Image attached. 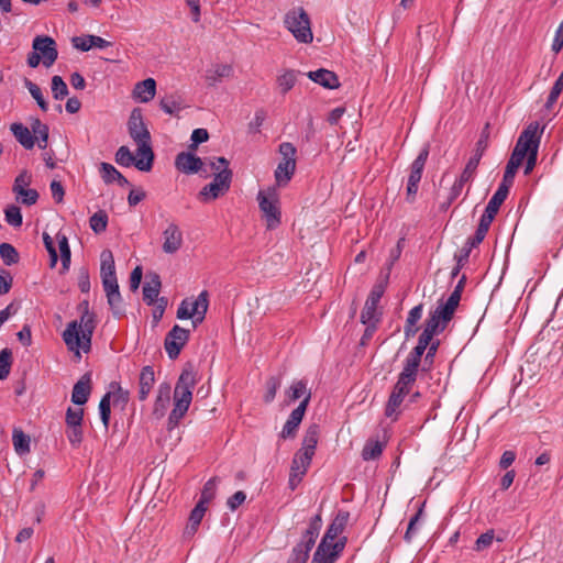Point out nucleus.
<instances>
[{
    "instance_id": "f257e3e1",
    "label": "nucleus",
    "mask_w": 563,
    "mask_h": 563,
    "mask_svg": "<svg viewBox=\"0 0 563 563\" xmlns=\"http://www.w3.org/2000/svg\"><path fill=\"white\" fill-rule=\"evenodd\" d=\"M197 384V372L191 363H187L176 383L174 390V408L168 417V429L175 428L186 415L192 400V389Z\"/></svg>"
},
{
    "instance_id": "f03ea898",
    "label": "nucleus",
    "mask_w": 563,
    "mask_h": 563,
    "mask_svg": "<svg viewBox=\"0 0 563 563\" xmlns=\"http://www.w3.org/2000/svg\"><path fill=\"white\" fill-rule=\"evenodd\" d=\"M129 133L133 141L137 144V163L136 168L141 172H150L154 163V152L151 146V134L143 122L140 109H134L128 122Z\"/></svg>"
},
{
    "instance_id": "7ed1b4c3",
    "label": "nucleus",
    "mask_w": 563,
    "mask_h": 563,
    "mask_svg": "<svg viewBox=\"0 0 563 563\" xmlns=\"http://www.w3.org/2000/svg\"><path fill=\"white\" fill-rule=\"evenodd\" d=\"M448 324L449 323L437 318L433 313H429L423 331L419 336L418 344L413 347L405 362V366L401 371L402 374H409V377L417 379L418 368L424 351L431 343L434 335L443 332Z\"/></svg>"
},
{
    "instance_id": "20e7f679",
    "label": "nucleus",
    "mask_w": 563,
    "mask_h": 563,
    "mask_svg": "<svg viewBox=\"0 0 563 563\" xmlns=\"http://www.w3.org/2000/svg\"><path fill=\"white\" fill-rule=\"evenodd\" d=\"M96 328V319L92 312L81 313L80 321L69 322L63 332V340L68 350L79 354V349L88 352L91 346V338Z\"/></svg>"
},
{
    "instance_id": "39448f33",
    "label": "nucleus",
    "mask_w": 563,
    "mask_h": 563,
    "mask_svg": "<svg viewBox=\"0 0 563 563\" xmlns=\"http://www.w3.org/2000/svg\"><path fill=\"white\" fill-rule=\"evenodd\" d=\"M488 139H489V124L487 123L485 125V128L483 129L478 141L475 144L473 154L470 157L464 170L462 172L460 178L454 181V184L452 185V187L450 189L448 205H450L452 201H454L462 194L464 185L473 178V176L477 169V166L481 162V158L488 146Z\"/></svg>"
},
{
    "instance_id": "423d86ee",
    "label": "nucleus",
    "mask_w": 563,
    "mask_h": 563,
    "mask_svg": "<svg viewBox=\"0 0 563 563\" xmlns=\"http://www.w3.org/2000/svg\"><path fill=\"white\" fill-rule=\"evenodd\" d=\"M286 29L300 43H311L313 34L310 26V19L303 8H295L288 11L284 18Z\"/></svg>"
},
{
    "instance_id": "0eeeda50",
    "label": "nucleus",
    "mask_w": 563,
    "mask_h": 563,
    "mask_svg": "<svg viewBox=\"0 0 563 563\" xmlns=\"http://www.w3.org/2000/svg\"><path fill=\"white\" fill-rule=\"evenodd\" d=\"M350 518V514L344 510H340L329 528L327 529L321 542L317 548V556L320 555L323 551H336L341 552L344 548V541L339 540L335 541L336 538L343 532L347 521Z\"/></svg>"
},
{
    "instance_id": "6e6552de",
    "label": "nucleus",
    "mask_w": 563,
    "mask_h": 563,
    "mask_svg": "<svg viewBox=\"0 0 563 563\" xmlns=\"http://www.w3.org/2000/svg\"><path fill=\"white\" fill-rule=\"evenodd\" d=\"M260 210L265 219L266 227L269 230L280 224V210L278 208V192L275 187H268L261 190L257 195Z\"/></svg>"
},
{
    "instance_id": "1a4fd4ad",
    "label": "nucleus",
    "mask_w": 563,
    "mask_h": 563,
    "mask_svg": "<svg viewBox=\"0 0 563 563\" xmlns=\"http://www.w3.org/2000/svg\"><path fill=\"white\" fill-rule=\"evenodd\" d=\"M542 131L543 129L539 131L537 122L530 123L518 137L510 158L522 164L523 159L532 153L533 146L539 150Z\"/></svg>"
},
{
    "instance_id": "9d476101",
    "label": "nucleus",
    "mask_w": 563,
    "mask_h": 563,
    "mask_svg": "<svg viewBox=\"0 0 563 563\" xmlns=\"http://www.w3.org/2000/svg\"><path fill=\"white\" fill-rule=\"evenodd\" d=\"M415 382L416 379L409 377V374H399L398 380L394 386L385 407L386 417L391 418L394 421L398 419L401 412L400 406L404 402L405 397L409 394Z\"/></svg>"
},
{
    "instance_id": "9b49d317",
    "label": "nucleus",
    "mask_w": 563,
    "mask_h": 563,
    "mask_svg": "<svg viewBox=\"0 0 563 563\" xmlns=\"http://www.w3.org/2000/svg\"><path fill=\"white\" fill-rule=\"evenodd\" d=\"M208 306V292L203 290L196 299L186 298L180 302L177 310V318L181 320L194 318L192 324L197 327V324L205 320Z\"/></svg>"
},
{
    "instance_id": "f8f14e48",
    "label": "nucleus",
    "mask_w": 563,
    "mask_h": 563,
    "mask_svg": "<svg viewBox=\"0 0 563 563\" xmlns=\"http://www.w3.org/2000/svg\"><path fill=\"white\" fill-rule=\"evenodd\" d=\"M296 152V147L289 142H284L279 145L282 161L275 170V180L278 186H286L295 174Z\"/></svg>"
},
{
    "instance_id": "ddd939ff",
    "label": "nucleus",
    "mask_w": 563,
    "mask_h": 563,
    "mask_svg": "<svg viewBox=\"0 0 563 563\" xmlns=\"http://www.w3.org/2000/svg\"><path fill=\"white\" fill-rule=\"evenodd\" d=\"M231 180L232 170L222 168L221 172L214 174L213 180L199 191L198 198L203 202L216 200L230 189Z\"/></svg>"
},
{
    "instance_id": "4468645a",
    "label": "nucleus",
    "mask_w": 563,
    "mask_h": 563,
    "mask_svg": "<svg viewBox=\"0 0 563 563\" xmlns=\"http://www.w3.org/2000/svg\"><path fill=\"white\" fill-rule=\"evenodd\" d=\"M384 291L385 287L380 284L375 285L372 288L361 313V321L363 324L376 328L380 318V312H378L377 306L384 295Z\"/></svg>"
},
{
    "instance_id": "2eb2a0df",
    "label": "nucleus",
    "mask_w": 563,
    "mask_h": 563,
    "mask_svg": "<svg viewBox=\"0 0 563 563\" xmlns=\"http://www.w3.org/2000/svg\"><path fill=\"white\" fill-rule=\"evenodd\" d=\"M429 156V146L426 145L417 156V158L412 162L410 166V174L408 177V184H407V192L406 197L409 202H412L415 200V197L418 191V185L422 177V172L426 165V162Z\"/></svg>"
},
{
    "instance_id": "dca6fc26",
    "label": "nucleus",
    "mask_w": 563,
    "mask_h": 563,
    "mask_svg": "<svg viewBox=\"0 0 563 563\" xmlns=\"http://www.w3.org/2000/svg\"><path fill=\"white\" fill-rule=\"evenodd\" d=\"M465 283L466 277L462 276L446 301L441 302L431 313L449 323L453 319L454 312L460 303Z\"/></svg>"
},
{
    "instance_id": "f3484780",
    "label": "nucleus",
    "mask_w": 563,
    "mask_h": 563,
    "mask_svg": "<svg viewBox=\"0 0 563 563\" xmlns=\"http://www.w3.org/2000/svg\"><path fill=\"white\" fill-rule=\"evenodd\" d=\"M32 48L40 53L45 67H51L58 57L56 42L47 35H37L32 43Z\"/></svg>"
},
{
    "instance_id": "a211bd4d",
    "label": "nucleus",
    "mask_w": 563,
    "mask_h": 563,
    "mask_svg": "<svg viewBox=\"0 0 563 563\" xmlns=\"http://www.w3.org/2000/svg\"><path fill=\"white\" fill-rule=\"evenodd\" d=\"M189 330H186L179 325H174L173 329L167 333L164 342L165 350L169 358L175 360L184 345L189 339Z\"/></svg>"
},
{
    "instance_id": "6ab92c4d",
    "label": "nucleus",
    "mask_w": 563,
    "mask_h": 563,
    "mask_svg": "<svg viewBox=\"0 0 563 563\" xmlns=\"http://www.w3.org/2000/svg\"><path fill=\"white\" fill-rule=\"evenodd\" d=\"M162 235V250L164 253L175 254L181 249L184 244V236L178 224H176L175 222L168 223L166 229L163 231Z\"/></svg>"
},
{
    "instance_id": "aec40b11",
    "label": "nucleus",
    "mask_w": 563,
    "mask_h": 563,
    "mask_svg": "<svg viewBox=\"0 0 563 563\" xmlns=\"http://www.w3.org/2000/svg\"><path fill=\"white\" fill-rule=\"evenodd\" d=\"M205 162L196 156L192 151L180 152L176 155L175 167L187 175L197 174L202 169Z\"/></svg>"
},
{
    "instance_id": "412c9836",
    "label": "nucleus",
    "mask_w": 563,
    "mask_h": 563,
    "mask_svg": "<svg viewBox=\"0 0 563 563\" xmlns=\"http://www.w3.org/2000/svg\"><path fill=\"white\" fill-rule=\"evenodd\" d=\"M305 412L306 404L300 402L298 407L291 411L286 423L284 424L283 430L280 432L282 439L295 438L297 429L303 419Z\"/></svg>"
},
{
    "instance_id": "4be33fe9",
    "label": "nucleus",
    "mask_w": 563,
    "mask_h": 563,
    "mask_svg": "<svg viewBox=\"0 0 563 563\" xmlns=\"http://www.w3.org/2000/svg\"><path fill=\"white\" fill-rule=\"evenodd\" d=\"M172 387L168 383H162L158 386L156 399L154 402L152 415L155 419H162L170 402Z\"/></svg>"
},
{
    "instance_id": "5701e85b",
    "label": "nucleus",
    "mask_w": 563,
    "mask_h": 563,
    "mask_svg": "<svg viewBox=\"0 0 563 563\" xmlns=\"http://www.w3.org/2000/svg\"><path fill=\"white\" fill-rule=\"evenodd\" d=\"M90 393H91V375H90V373H86L74 385L73 393H71V401L77 406H82L88 401Z\"/></svg>"
},
{
    "instance_id": "b1692460",
    "label": "nucleus",
    "mask_w": 563,
    "mask_h": 563,
    "mask_svg": "<svg viewBox=\"0 0 563 563\" xmlns=\"http://www.w3.org/2000/svg\"><path fill=\"white\" fill-rule=\"evenodd\" d=\"M100 276L102 280V286L118 283L115 275L114 258L110 250H104L101 253Z\"/></svg>"
},
{
    "instance_id": "393cba45",
    "label": "nucleus",
    "mask_w": 563,
    "mask_h": 563,
    "mask_svg": "<svg viewBox=\"0 0 563 563\" xmlns=\"http://www.w3.org/2000/svg\"><path fill=\"white\" fill-rule=\"evenodd\" d=\"M107 301L114 317L120 318L124 314L123 299L119 290V284L103 286Z\"/></svg>"
},
{
    "instance_id": "a878e982",
    "label": "nucleus",
    "mask_w": 563,
    "mask_h": 563,
    "mask_svg": "<svg viewBox=\"0 0 563 563\" xmlns=\"http://www.w3.org/2000/svg\"><path fill=\"white\" fill-rule=\"evenodd\" d=\"M307 76L309 79L321 85L322 87H324L327 89H336L340 86V81H339V78L335 75V73H333L329 69H325V68H320L314 71H309L307 74Z\"/></svg>"
},
{
    "instance_id": "bb28decb",
    "label": "nucleus",
    "mask_w": 563,
    "mask_h": 563,
    "mask_svg": "<svg viewBox=\"0 0 563 563\" xmlns=\"http://www.w3.org/2000/svg\"><path fill=\"white\" fill-rule=\"evenodd\" d=\"M286 397L289 402H294L302 398L300 402H305L307 409L311 399V391L307 386V382L302 379L292 382L289 389L286 391Z\"/></svg>"
},
{
    "instance_id": "cd10ccee",
    "label": "nucleus",
    "mask_w": 563,
    "mask_h": 563,
    "mask_svg": "<svg viewBox=\"0 0 563 563\" xmlns=\"http://www.w3.org/2000/svg\"><path fill=\"white\" fill-rule=\"evenodd\" d=\"M162 282L161 277L156 273L148 275V280L143 286V300L148 305L153 306L158 300Z\"/></svg>"
},
{
    "instance_id": "c85d7f7f",
    "label": "nucleus",
    "mask_w": 563,
    "mask_h": 563,
    "mask_svg": "<svg viewBox=\"0 0 563 563\" xmlns=\"http://www.w3.org/2000/svg\"><path fill=\"white\" fill-rule=\"evenodd\" d=\"M156 93V81L153 78H146L137 82L133 89V97L141 102L151 101Z\"/></svg>"
},
{
    "instance_id": "c756f323",
    "label": "nucleus",
    "mask_w": 563,
    "mask_h": 563,
    "mask_svg": "<svg viewBox=\"0 0 563 563\" xmlns=\"http://www.w3.org/2000/svg\"><path fill=\"white\" fill-rule=\"evenodd\" d=\"M155 374L152 366H144L139 378V399L145 400L154 385Z\"/></svg>"
},
{
    "instance_id": "7c9ffc66",
    "label": "nucleus",
    "mask_w": 563,
    "mask_h": 563,
    "mask_svg": "<svg viewBox=\"0 0 563 563\" xmlns=\"http://www.w3.org/2000/svg\"><path fill=\"white\" fill-rule=\"evenodd\" d=\"M10 130L16 141L26 150H31L35 145V137L31 130L22 123H12Z\"/></svg>"
},
{
    "instance_id": "2f4dec72",
    "label": "nucleus",
    "mask_w": 563,
    "mask_h": 563,
    "mask_svg": "<svg viewBox=\"0 0 563 563\" xmlns=\"http://www.w3.org/2000/svg\"><path fill=\"white\" fill-rule=\"evenodd\" d=\"M322 526L321 514H317L309 522L307 530L303 532L301 537V541L299 543L305 544L308 549H312L316 543V540L319 536L320 529Z\"/></svg>"
},
{
    "instance_id": "473e14b6",
    "label": "nucleus",
    "mask_w": 563,
    "mask_h": 563,
    "mask_svg": "<svg viewBox=\"0 0 563 563\" xmlns=\"http://www.w3.org/2000/svg\"><path fill=\"white\" fill-rule=\"evenodd\" d=\"M422 312H423L422 303L413 307L409 311L408 317L406 319L405 327H404V333H405L406 339H410V338L415 336L416 333L418 332L419 328L417 327V323L421 319Z\"/></svg>"
},
{
    "instance_id": "72a5a7b5",
    "label": "nucleus",
    "mask_w": 563,
    "mask_h": 563,
    "mask_svg": "<svg viewBox=\"0 0 563 563\" xmlns=\"http://www.w3.org/2000/svg\"><path fill=\"white\" fill-rule=\"evenodd\" d=\"M159 107L167 114L178 115L179 111H181L186 106L179 95L172 93L161 99Z\"/></svg>"
},
{
    "instance_id": "f704fd0d",
    "label": "nucleus",
    "mask_w": 563,
    "mask_h": 563,
    "mask_svg": "<svg viewBox=\"0 0 563 563\" xmlns=\"http://www.w3.org/2000/svg\"><path fill=\"white\" fill-rule=\"evenodd\" d=\"M12 443H13L15 453L20 456L26 455L31 451L30 435L24 433V431L20 428H14L12 431Z\"/></svg>"
},
{
    "instance_id": "c9c22d12",
    "label": "nucleus",
    "mask_w": 563,
    "mask_h": 563,
    "mask_svg": "<svg viewBox=\"0 0 563 563\" xmlns=\"http://www.w3.org/2000/svg\"><path fill=\"white\" fill-rule=\"evenodd\" d=\"M206 511H207V506H205L200 503H197L195 508L190 511L189 519H188L189 522L186 526L185 531H184L185 536L192 537L197 532V529H198Z\"/></svg>"
},
{
    "instance_id": "e433bc0d",
    "label": "nucleus",
    "mask_w": 563,
    "mask_h": 563,
    "mask_svg": "<svg viewBox=\"0 0 563 563\" xmlns=\"http://www.w3.org/2000/svg\"><path fill=\"white\" fill-rule=\"evenodd\" d=\"M319 434V426L317 423L310 424L305 432L300 450L314 455Z\"/></svg>"
},
{
    "instance_id": "4c0bfd02",
    "label": "nucleus",
    "mask_w": 563,
    "mask_h": 563,
    "mask_svg": "<svg viewBox=\"0 0 563 563\" xmlns=\"http://www.w3.org/2000/svg\"><path fill=\"white\" fill-rule=\"evenodd\" d=\"M233 69L230 65H216L212 69L207 70L206 81L208 86H216L222 78L230 77Z\"/></svg>"
},
{
    "instance_id": "58836bf2",
    "label": "nucleus",
    "mask_w": 563,
    "mask_h": 563,
    "mask_svg": "<svg viewBox=\"0 0 563 563\" xmlns=\"http://www.w3.org/2000/svg\"><path fill=\"white\" fill-rule=\"evenodd\" d=\"M312 454L307 453L305 451L299 450L295 453L294 459L291 461V471L306 474L308 467L310 466Z\"/></svg>"
},
{
    "instance_id": "ea45409f",
    "label": "nucleus",
    "mask_w": 563,
    "mask_h": 563,
    "mask_svg": "<svg viewBox=\"0 0 563 563\" xmlns=\"http://www.w3.org/2000/svg\"><path fill=\"white\" fill-rule=\"evenodd\" d=\"M423 507H424V503L421 504V506L419 507L416 515L412 516L411 519L409 520V523H408V527H407V530H406V533L404 537L405 541L408 543L411 542L413 537L419 531V526L421 523L422 516H423Z\"/></svg>"
},
{
    "instance_id": "a19ab883",
    "label": "nucleus",
    "mask_w": 563,
    "mask_h": 563,
    "mask_svg": "<svg viewBox=\"0 0 563 563\" xmlns=\"http://www.w3.org/2000/svg\"><path fill=\"white\" fill-rule=\"evenodd\" d=\"M384 444L377 440H368L363 450L362 457L364 461L375 460L380 456L383 452Z\"/></svg>"
},
{
    "instance_id": "79ce46f5",
    "label": "nucleus",
    "mask_w": 563,
    "mask_h": 563,
    "mask_svg": "<svg viewBox=\"0 0 563 563\" xmlns=\"http://www.w3.org/2000/svg\"><path fill=\"white\" fill-rule=\"evenodd\" d=\"M297 81V71L286 70L284 74L277 77V85L283 95H286Z\"/></svg>"
},
{
    "instance_id": "37998d69",
    "label": "nucleus",
    "mask_w": 563,
    "mask_h": 563,
    "mask_svg": "<svg viewBox=\"0 0 563 563\" xmlns=\"http://www.w3.org/2000/svg\"><path fill=\"white\" fill-rule=\"evenodd\" d=\"M509 194V190L506 189V186H498V189L493 195L490 200L488 201L486 209L489 211H493L494 214H497L500 206L506 200L507 196Z\"/></svg>"
},
{
    "instance_id": "c03bdc74",
    "label": "nucleus",
    "mask_w": 563,
    "mask_h": 563,
    "mask_svg": "<svg viewBox=\"0 0 563 563\" xmlns=\"http://www.w3.org/2000/svg\"><path fill=\"white\" fill-rule=\"evenodd\" d=\"M24 86L27 88L30 95L36 101L41 110L46 112L48 110V103L46 102L41 88L27 78L24 80Z\"/></svg>"
},
{
    "instance_id": "a18cd8bd",
    "label": "nucleus",
    "mask_w": 563,
    "mask_h": 563,
    "mask_svg": "<svg viewBox=\"0 0 563 563\" xmlns=\"http://www.w3.org/2000/svg\"><path fill=\"white\" fill-rule=\"evenodd\" d=\"M89 224L95 233L99 234L104 232L108 225L107 212L103 210L95 212L89 219Z\"/></svg>"
},
{
    "instance_id": "49530a36",
    "label": "nucleus",
    "mask_w": 563,
    "mask_h": 563,
    "mask_svg": "<svg viewBox=\"0 0 563 563\" xmlns=\"http://www.w3.org/2000/svg\"><path fill=\"white\" fill-rule=\"evenodd\" d=\"M521 166V163L519 162H516L515 159L512 158H509L507 165H506V169H505V173H504V177H503V180L501 183L499 184V186H506V189H510V187L512 186L514 184V180H515V176L517 174V170L518 168Z\"/></svg>"
},
{
    "instance_id": "de8ad7c7",
    "label": "nucleus",
    "mask_w": 563,
    "mask_h": 563,
    "mask_svg": "<svg viewBox=\"0 0 563 563\" xmlns=\"http://www.w3.org/2000/svg\"><path fill=\"white\" fill-rule=\"evenodd\" d=\"M0 257L8 266L16 264L20 260L19 253L15 247L10 243L0 244Z\"/></svg>"
},
{
    "instance_id": "09e8293b",
    "label": "nucleus",
    "mask_w": 563,
    "mask_h": 563,
    "mask_svg": "<svg viewBox=\"0 0 563 563\" xmlns=\"http://www.w3.org/2000/svg\"><path fill=\"white\" fill-rule=\"evenodd\" d=\"M137 159L139 158H135L130 148L125 145L120 146L115 153V162L123 167H130L132 165L136 167Z\"/></svg>"
},
{
    "instance_id": "8fccbe9b",
    "label": "nucleus",
    "mask_w": 563,
    "mask_h": 563,
    "mask_svg": "<svg viewBox=\"0 0 563 563\" xmlns=\"http://www.w3.org/2000/svg\"><path fill=\"white\" fill-rule=\"evenodd\" d=\"M57 242H58V247H59V252H60L63 269L67 271L70 265V256H71L70 247L68 244V239L64 234H57Z\"/></svg>"
},
{
    "instance_id": "3c124183",
    "label": "nucleus",
    "mask_w": 563,
    "mask_h": 563,
    "mask_svg": "<svg viewBox=\"0 0 563 563\" xmlns=\"http://www.w3.org/2000/svg\"><path fill=\"white\" fill-rule=\"evenodd\" d=\"M111 387L112 391H109L108 394H111L113 405L124 408L129 402L130 393L124 390L119 384H112Z\"/></svg>"
},
{
    "instance_id": "603ef678",
    "label": "nucleus",
    "mask_w": 563,
    "mask_h": 563,
    "mask_svg": "<svg viewBox=\"0 0 563 563\" xmlns=\"http://www.w3.org/2000/svg\"><path fill=\"white\" fill-rule=\"evenodd\" d=\"M217 483L218 478L212 477L205 484L198 503L207 506L216 497Z\"/></svg>"
},
{
    "instance_id": "864d4df0",
    "label": "nucleus",
    "mask_w": 563,
    "mask_h": 563,
    "mask_svg": "<svg viewBox=\"0 0 563 563\" xmlns=\"http://www.w3.org/2000/svg\"><path fill=\"white\" fill-rule=\"evenodd\" d=\"M52 93L56 100H63L68 95L67 85L58 75L52 78Z\"/></svg>"
},
{
    "instance_id": "5fc2aeb1",
    "label": "nucleus",
    "mask_w": 563,
    "mask_h": 563,
    "mask_svg": "<svg viewBox=\"0 0 563 563\" xmlns=\"http://www.w3.org/2000/svg\"><path fill=\"white\" fill-rule=\"evenodd\" d=\"M99 411L101 421L107 429L110 421L111 413V394H106L99 402Z\"/></svg>"
},
{
    "instance_id": "6e6d98bb",
    "label": "nucleus",
    "mask_w": 563,
    "mask_h": 563,
    "mask_svg": "<svg viewBox=\"0 0 563 563\" xmlns=\"http://www.w3.org/2000/svg\"><path fill=\"white\" fill-rule=\"evenodd\" d=\"M310 550L311 549H308L305 544L298 543L292 549L288 563H306L309 558Z\"/></svg>"
},
{
    "instance_id": "4d7b16f0",
    "label": "nucleus",
    "mask_w": 563,
    "mask_h": 563,
    "mask_svg": "<svg viewBox=\"0 0 563 563\" xmlns=\"http://www.w3.org/2000/svg\"><path fill=\"white\" fill-rule=\"evenodd\" d=\"M5 221L13 227L22 225V213L18 206L11 205L4 210Z\"/></svg>"
},
{
    "instance_id": "13d9d810",
    "label": "nucleus",
    "mask_w": 563,
    "mask_h": 563,
    "mask_svg": "<svg viewBox=\"0 0 563 563\" xmlns=\"http://www.w3.org/2000/svg\"><path fill=\"white\" fill-rule=\"evenodd\" d=\"M12 353L9 349L0 351V379H5L10 374Z\"/></svg>"
},
{
    "instance_id": "bf43d9fd",
    "label": "nucleus",
    "mask_w": 563,
    "mask_h": 563,
    "mask_svg": "<svg viewBox=\"0 0 563 563\" xmlns=\"http://www.w3.org/2000/svg\"><path fill=\"white\" fill-rule=\"evenodd\" d=\"M562 90H563V71L560 74L559 78L555 80V82L549 93V97H548V100L545 103L547 109H551L553 107V104L558 101V98L560 97Z\"/></svg>"
},
{
    "instance_id": "052dcab7",
    "label": "nucleus",
    "mask_w": 563,
    "mask_h": 563,
    "mask_svg": "<svg viewBox=\"0 0 563 563\" xmlns=\"http://www.w3.org/2000/svg\"><path fill=\"white\" fill-rule=\"evenodd\" d=\"M84 409L69 407L66 411V426L75 427L82 426Z\"/></svg>"
},
{
    "instance_id": "680f3d73",
    "label": "nucleus",
    "mask_w": 563,
    "mask_h": 563,
    "mask_svg": "<svg viewBox=\"0 0 563 563\" xmlns=\"http://www.w3.org/2000/svg\"><path fill=\"white\" fill-rule=\"evenodd\" d=\"M280 387L279 378L272 376L266 382V393L264 395V401L266 404L272 402L275 399L278 388Z\"/></svg>"
},
{
    "instance_id": "e2e57ef3",
    "label": "nucleus",
    "mask_w": 563,
    "mask_h": 563,
    "mask_svg": "<svg viewBox=\"0 0 563 563\" xmlns=\"http://www.w3.org/2000/svg\"><path fill=\"white\" fill-rule=\"evenodd\" d=\"M100 174L101 178L106 184H111L117 179V175L120 174V172L111 164L109 163H101L100 164Z\"/></svg>"
},
{
    "instance_id": "0e129e2a",
    "label": "nucleus",
    "mask_w": 563,
    "mask_h": 563,
    "mask_svg": "<svg viewBox=\"0 0 563 563\" xmlns=\"http://www.w3.org/2000/svg\"><path fill=\"white\" fill-rule=\"evenodd\" d=\"M67 439L74 448H78L84 439L82 426L67 427Z\"/></svg>"
},
{
    "instance_id": "69168bd1",
    "label": "nucleus",
    "mask_w": 563,
    "mask_h": 563,
    "mask_svg": "<svg viewBox=\"0 0 563 563\" xmlns=\"http://www.w3.org/2000/svg\"><path fill=\"white\" fill-rule=\"evenodd\" d=\"M209 133L206 129H196L191 133V144L189 145V151H196L198 145L208 141Z\"/></svg>"
},
{
    "instance_id": "338daca9",
    "label": "nucleus",
    "mask_w": 563,
    "mask_h": 563,
    "mask_svg": "<svg viewBox=\"0 0 563 563\" xmlns=\"http://www.w3.org/2000/svg\"><path fill=\"white\" fill-rule=\"evenodd\" d=\"M18 199L21 198L22 203L26 206L34 205L38 199V194L35 189H19L18 192Z\"/></svg>"
},
{
    "instance_id": "774afa93",
    "label": "nucleus",
    "mask_w": 563,
    "mask_h": 563,
    "mask_svg": "<svg viewBox=\"0 0 563 563\" xmlns=\"http://www.w3.org/2000/svg\"><path fill=\"white\" fill-rule=\"evenodd\" d=\"M340 552L336 551H323L317 556V551L313 554L312 563H334Z\"/></svg>"
}]
</instances>
